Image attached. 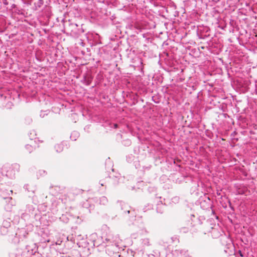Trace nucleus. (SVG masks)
I'll return each instance as SVG.
<instances>
[{"label": "nucleus", "mask_w": 257, "mask_h": 257, "mask_svg": "<svg viewBox=\"0 0 257 257\" xmlns=\"http://www.w3.org/2000/svg\"><path fill=\"white\" fill-rule=\"evenodd\" d=\"M101 186H103V184L102 183L101 184Z\"/></svg>", "instance_id": "obj_17"}, {"label": "nucleus", "mask_w": 257, "mask_h": 257, "mask_svg": "<svg viewBox=\"0 0 257 257\" xmlns=\"http://www.w3.org/2000/svg\"><path fill=\"white\" fill-rule=\"evenodd\" d=\"M92 80V77L91 76H85L84 77V83L87 85H89Z\"/></svg>", "instance_id": "obj_3"}, {"label": "nucleus", "mask_w": 257, "mask_h": 257, "mask_svg": "<svg viewBox=\"0 0 257 257\" xmlns=\"http://www.w3.org/2000/svg\"><path fill=\"white\" fill-rule=\"evenodd\" d=\"M71 26L72 27H73V26L77 27V24H71Z\"/></svg>", "instance_id": "obj_14"}, {"label": "nucleus", "mask_w": 257, "mask_h": 257, "mask_svg": "<svg viewBox=\"0 0 257 257\" xmlns=\"http://www.w3.org/2000/svg\"><path fill=\"white\" fill-rule=\"evenodd\" d=\"M173 253L178 256L185 257L187 254V250L184 249H175Z\"/></svg>", "instance_id": "obj_2"}, {"label": "nucleus", "mask_w": 257, "mask_h": 257, "mask_svg": "<svg viewBox=\"0 0 257 257\" xmlns=\"http://www.w3.org/2000/svg\"><path fill=\"white\" fill-rule=\"evenodd\" d=\"M175 239H178L177 237H174Z\"/></svg>", "instance_id": "obj_15"}, {"label": "nucleus", "mask_w": 257, "mask_h": 257, "mask_svg": "<svg viewBox=\"0 0 257 257\" xmlns=\"http://www.w3.org/2000/svg\"><path fill=\"white\" fill-rule=\"evenodd\" d=\"M142 243L145 245L149 246V245H150L149 239L148 238H144V239H143Z\"/></svg>", "instance_id": "obj_7"}, {"label": "nucleus", "mask_w": 257, "mask_h": 257, "mask_svg": "<svg viewBox=\"0 0 257 257\" xmlns=\"http://www.w3.org/2000/svg\"><path fill=\"white\" fill-rule=\"evenodd\" d=\"M113 127H114V128H117L118 127V125H117V124H116V123H114V124H113Z\"/></svg>", "instance_id": "obj_11"}, {"label": "nucleus", "mask_w": 257, "mask_h": 257, "mask_svg": "<svg viewBox=\"0 0 257 257\" xmlns=\"http://www.w3.org/2000/svg\"><path fill=\"white\" fill-rule=\"evenodd\" d=\"M25 148L27 151L29 153H31L35 149V148H36V146H33L32 145L28 144L26 145Z\"/></svg>", "instance_id": "obj_4"}, {"label": "nucleus", "mask_w": 257, "mask_h": 257, "mask_svg": "<svg viewBox=\"0 0 257 257\" xmlns=\"http://www.w3.org/2000/svg\"><path fill=\"white\" fill-rule=\"evenodd\" d=\"M11 207H9V205H8V207L6 208L7 210H9V209H11Z\"/></svg>", "instance_id": "obj_13"}, {"label": "nucleus", "mask_w": 257, "mask_h": 257, "mask_svg": "<svg viewBox=\"0 0 257 257\" xmlns=\"http://www.w3.org/2000/svg\"><path fill=\"white\" fill-rule=\"evenodd\" d=\"M107 202V199L105 196H102L100 199V203L105 205Z\"/></svg>", "instance_id": "obj_6"}, {"label": "nucleus", "mask_w": 257, "mask_h": 257, "mask_svg": "<svg viewBox=\"0 0 257 257\" xmlns=\"http://www.w3.org/2000/svg\"><path fill=\"white\" fill-rule=\"evenodd\" d=\"M120 205L121 207V209L124 211V212H127L128 214L131 213L132 217H135L136 216V212L135 210L132 209L131 207L128 206L124 203H120Z\"/></svg>", "instance_id": "obj_1"}, {"label": "nucleus", "mask_w": 257, "mask_h": 257, "mask_svg": "<svg viewBox=\"0 0 257 257\" xmlns=\"http://www.w3.org/2000/svg\"><path fill=\"white\" fill-rule=\"evenodd\" d=\"M5 199L7 200V201H10V200H12V197L5 198Z\"/></svg>", "instance_id": "obj_10"}, {"label": "nucleus", "mask_w": 257, "mask_h": 257, "mask_svg": "<svg viewBox=\"0 0 257 257\" xmlns=\"http://www.w3.org/2000/svg\"><path fill=\"white\" fill-rule=\"evenodd\" d=\"M11 171L12 170L10 169L9 171H7V176H9L10 177L13 178V177H14L15 174H14L13 175L12 174H9L10 172H11Z\"/></svg>", "instance_id": "obj_9"}, {"label": "nucleus", "mask_w": 257, "mask_h": 257, "mask_svg": "<svg viewBox=\"0 0 257 257\" xmlns=\"http://www.w3.org/2000/svg\"><path fill=\"white\" fill-rule=\"evenodd\" d=\"M55 148L57 152H61L63 150V145L62 144H58L55 145Z\"/></svg>", "instance_id": "obj_5"}, {"label": "nucleus", "mask_w": 257, "mask_h": 257, "mask_svg": "<svg viewBox=\"0 0 257 257\" xmlns=\"http://www.w3.org/2000/svg\"><path fill=\"white\" fill-rule=\"evenodd\" d=\"M46 174V172L45 170H39L38 172V176H42L44 175H45Z\"/></svg>", "instance_id": "obj_8"}, {"label": "nucleus", "mask_w": 257, "mask_h": 257, "mask_svg": "<svg viewBox=\"0 0 257 257\" xmlns=\"http://www.w3.org/2000/svg\"><path fill=\"white\" fill-rule=\"evenodd\" d=\"M14 167L16 168V169H19V165H17V164H15L14 166Z\"/></svg>", "instance_id": "obj_12"}, {"label": "nucleus", "mask_w": 257, "mask_h": 257, "mask_svg": "<svg viewBox=\"0 0 257 257\" xmlns=\"http://www.w3.org/2000/svg\"><path fill=\"white\" fill-rule=\"evenodd\" d=\"M172 239L173 241H174V237H172Z\"/></svg>", "instance_id": "obj_16"}]
</instances>
